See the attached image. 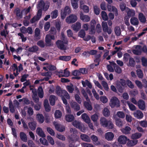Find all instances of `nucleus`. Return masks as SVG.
<instances>
[{"mask_svg":"<svg viewBox=\"0 0 147 147\" xmlns=\"http://www.w3.org/2000/svg\"><path fill=\"white\" fill-rule=\"evenodd\" d=\"M61 40H58L56 42V45L59 48L63 50L65 49V44L67 43V40L63 32L61 33Z\"/></svg>","mask_w":147,"mask_h":147,"instance_id":"obj_1","label":"nucleus"},{"mask_svg":"<svg viewBox=\"0 0 147 147\" xmlns=\"http://www.w3.org/2000/svg\"><path fill=\"white\" fill-rule=\"evenodd\" d=\"M57 94L61 97V98L64 104L65 105L67 104V100L64 97L67 99H69L70 97L66 91L65 90H58L57 92Z\"/></svg>","mask_w":147,"mask_h":147,"instance_id":"obj_2","label":"nucleus"},{"mask_svg":"<svg viewBox=\"0 0 147 147\" xmlns=\"http://www.w3.org/2000/svg\"><path fill=\"white\" fill-rule=\"evenodd\" d=\"M109 105L112 108L115 107H118L120 106L119 101L116 97H113L110 100Z\"/></svg>","mask_w":147,"mask_h":147,"instance_id":"obj_3","label":"nucleus"},{"mask_svg":"<svg viewBox=\"0 0 147 147\" xmlns=\"http://www.w3.org/2000/svg\"><path fill=\"white\" fill-rule=\"evenodd\" d=\"M71 13V10L69 7L68 6H66L64 9H61V10L60 15L62 19H64L67 15Z\"/></svg>","mask_w":147,"mask_h":147,"instance_id":"obj_4","label":"nucleus"},{"mask_svg":"<svg viewBox=\"0 0 147 147\" xmlns=\"http://www.w3.org/2000/svg\"><path fill=\"white\" fill-rule=\"evenodd\" d=\"M55 39L54 35L51 34H47L45 38V42L46 45L48 46H50L53 45V42L51 40H54Z\"/></svg>","mask_w":147,"mask_h":147,"instance_id":"obj_5","label":"nucleus"},{"mask_svg":"<svg viewBox=\"0 0 147 147\" xmlns=\"http://www.w3.org/2000/svg\"><path fill=\"white\" fill-rule=\"evenodd\" d=\"M73 125L75 127L79 128L81 131L84 132L85 128L84 125L80 122L77 121H75L72 123Z\"/></svg>","mask_w":147,"mask_h":147,"instance_id":"obj_6","label":"nucleus"},{"mask_svg":"<svg viewBox=\"0 0 147 147\" xmlns=\"http://www.w3.org/2000/svg\"><path fill=\"white\" fill-rule=\"evenodd\" d=\"M77 20V17L75 15L71 14L67 17L66 19V22L68 24L75 22Z\"/></svg>","mask_w":147,"mask_h":147,"instance_id":"obj_7","label":"nucleus"},{"mask_svg":"<svg viewBox=\"0 0 147 147\" xmlns=\"http://www.w3.org/2000/svg\"><path fill=\"white\" fill-rule=\"evenodd\" d=\"M28 121H30L28 123V125L29 128L32 130H34L36 126V123L34 121V119L32 117L28 119Z\"/></svg>","mask_w":147,"mask_h":147,"instance_id":"obj_8","label":"nucleus"},{"mask_svg":"<svg viewBox=\"0 0 147 147\" xmlns=\"http://www.w3.org/2000/svg\"><path fill=\"white\" fill-rule=\"evenodd\" d=\"M137 105L140 110L143 111L146 110V105L145 102L144 100L142 99L139 100Z\"/></svg>","mask_w":147,"mask_h":147,"instance_id":"obj_9","label":"nucleus"},{"mask_svg":"<svg viewBox=\"0 0 147 147\" xmlns=\"http://www.w3.org/2000/svg\"><path fill=\"white\" fill-rule=\"evenodd\" d=\"M42 14V11L41 9L38 11L36 16H34L30 20V22L32 23L39 20Z\"/></svg>","mask_w":147,"mask_h":147,"instance_id":"obj_10","label":"nucleus"},{"mask_svg":"<svg viewBox=\"0 0 147 147\" xmlns=\"http://www.w3.org/2000/svg\"><path fill=\"white\" fill-rule=\"evenodd\" d=\"M102 26L103 30L104 32H107V33L110 34L111 33L112 30L110 29H109L107 23L106 22L103 21L102 23Z\"/></svg>","mask_w":147,"mask_h":147,"instance_id":"obj_11","label":"nucleus"},{"mask_svg":"<svg viewBox=\"0 0 147 147\" xmlns=\"http://www.w3.org/2000/svg\"><path fill=\"white\" fill-rule=\"evenodd\" d=\"M128 140H129V139L124 135L120 136L118 139V141L120 144H125Z\"/></svg>","mask_w":147,"mask_h":147,"instance_id":"obj_12","label":"nucleus"},{"mask_svg":"<svg viewBox=\"0 0 147 147\" xmlns=\"http://www.w3.org/2000/svg\"><path fill=\"white\" fill-rule=\"evenodd\" d=\"M53 124L56 129L57 131L60 132H63L65 130V127L64 126L60 125L55 122H54Z\"/></svg>","mask_w":147,"mask_h":147,"instance_id":"obj_13","label":"nucleus"},{"mask_svg":"<svg viewBox=\"0 0 147 147\" xmlns=\"http://www.w3.org/2000/svg\"><path fill=\"white\" fill-rule=\"evenodd\" d=\"M134 116L138 119H141L143 117L142 112L139 110H137L133 113Z\"/></svg>","mask_w":147,"mask_h":147,"instance_id":"obj_14","label":"nucleus"},{"mask_svg":"<svg viewBox=\"0 0 147 147\" xmlns=\"http://www.w3.org/2000/svg\"><path fill=\"white\" fill-rule=\"evenodd\" d=\"M107 8L109 11L113 12L115 13V16H117L118 15L117 9L115 7L108 5L107 6Z\"/></svg>","mask_w":147,"mask_h":147,"instance_id":"obj_15","label":"nucleus"},{"mask_svg":"<svg viewBox=\"0 0 147 147\" xmlns=\"http://www.w3.org/2000/svg\"><path fill=\"white\" fill-rule=\"evenodd\" d=\"M84 3V1L82 0H80V8L83 10L85 12L88 13L89 11V8L87 6L83 5Z\"/></svg>","mask_w":147,"mask_h":147,"instance_id":"obj_16","label":"nucleus"},{"mask_svg":"<svg viewBox=\"0 0 147 147\" xmlns=\"http://www.w3.org/2000/svg\"><path fill=\"white\" fill-rule=\"evenodd\" d=\"M81 26V24L79 22H77L75 24L72 25L71 27L74 30L78 31L80 29Z\"/></svg>","mask_w":147,"mask_h":147,"instance_id":"obj_17","label":"nucleus"},{"mask_svg":"<svg viewBox=\"0 0 147 147\" xmlns=\"http://www.w3.org/2000/svg\"><path fill=\"white\" fill-rule=\"evenodd\" d=\"M113 119L115 120L116 125L119 127H121L124 125L123 121L117 118L115 116H113Z\"/></svg>","mask_w":147,"mask_h":147,"instance_id":"obj_18","label":"nucleus"},{"mask_svg":"<svg viewBox=\"0 0 147 147\" xmlns=\"http://www.w3.org/2000/svg\"><path fill=\"white\" fill-rule=\"evenodd\" d=\"M131 128L128 126H126L125 127L121 129V131L124 134H130Z\"/></svg>","mask_w":147,"mask_h":147,"instance_id":"obj_19","label":"nucleus"},{"mask_svg":"<svg viewBox=\"0 0 147 147\" xmlns=\"http://www.w3.org/2000/svg\"><path fill=\"white\" fill-rule=\"evenodd\" d=\"M114 135L113 133L111 132H108L105 134V137L106 139L108 141H111L113 140Z\"/></svg>","mask_w":147,"mask_h":147,"instance_id":"obj_20","label":"nucleus"},{"mask_svg":"<svg viewBox=\"0 0 147 147\" xmlns=\"http://www.w3.org/2000/svg\"><path fill=\"white\" fill-rule=\"evenodd\" d=\"M80 19L84 22H88L90 20V17L89 16L83 14L80 15Z\"/></svg>","mask_w":147,"mask_h":147,"instance_id":"obj_21","label":"nucleus"},{"mask_svg":"<svg viewBox=\"0 0 147 147\" xmlns=\"http://www.w3.org/2000/svg\"><path fill=\"white\" fill-rule=\"evenodd\" d=\"M108 121L104 117L101 118L100 120V123L103 127H107L108 125Z\"/></svg>","mask_w":147,"mask_h":147,"instance_id":"obj_22","label":"nucleus"},{"mask_svg":"<svg viewBox=\"0 0 147 147\" xmlns=\"http://www.w3.org/2000/svg\"><path fill=\"white\" fill-rule=\"evenodd\" d=\"M128 142L127 143V145L129 147H132L136 145L138 142V140H128Z\"/></svg>","mask_w":147,"mask_h":147,"instance_id":"obj_23","label":"nucleus"},{"mask_svg":"<svg viewBox=\"0 0 147 147\" xmlns=\"http://www.w3.org/2000/svg\"><path fill=\"white\" fill-rule=\"evenodd\" d=\"M69 75V72L66 69L64 70V72H63L62 70L59 71V77L64 76L67 77Z\"/></svg>","mask_w":147,"mask_h":147,"instance_id":"obj_24","label":"nucleus"},{"mask_svg":"<svg viewBox=\"0 0 147 147\" xmlns=\"http://www.w3.org/2000/svg\"><path fill=\"white\" fill-rule=\"evenodd\" d=\"M41 75L43 76H45L46 77L43 79V80L48 81L49 79L51 78L52 73L51 72L42 73L41 74Z\"/></svg>","mask_w":147,"mask_h":147,"instance_id":"obj_25","label":"nucleus"},{"mask_svg":"<svg viewBox=\"0 0 147 147\" xmlns=\"http://www.w3.org/2000/svg\"><path fill=\"white\" fill-rule=\"evenodd\" d=\"M122 101L124 104V102H125V103H126L128 105L129 109L131 111H134L136 110V107L132 103H130L129 101H126L124 100H122Z\"/></svg>","mask_w":147,"mask_h":147,"instance_id":"obj_26","label":"nucleus"},{"mask_svg":"<svg viewBox=\"0 0 147 147\" xmlns=\"http://www.w3.org/2000/svg\"><path fill=\"white\" fill-rule=\"evenodd\" d=\"M36 132L37 134L40 136L45 138L46 137V135L42 129L40 127H38L36 130Z\"/></svg>","mask_w":147,"mask_h":147,"instance_id":"obj_27","label":"nucleus"},{"mask_svg":"<svg viewBox=\"0 0 147 147\" xmlns=\"http://www.w3.org/2000/svg\"><path fill=\"white\" fill-rule=\"evenodd\" d=\"M33 93V98L36 102H37L39 101V98L37 96V92L36 89H34L32 91Z\"/></svg>","mask_w":147,"mask_h":147,"instance_id":"obj_28","label":"nucleus"},{"mask_svg":"<svg viewBox=\"0 0 147 147\" xmlns=\"http://www.w3.org/2000/svg\"><path fill=\"white\" fill-rule=\"evenodd\" d=\"M81 117L84 121L86 123H89L90 122V118L86 114H83L82 115Z\"/></svg>","mask_w":147,"mask_h":147,"instance_id":"obj_29","label":"nucleus"},{"mask_svg":"<svg viewBox=\"0 0 147 147\" xmlns=\"http://www.w3.org/2000/svg\"><path fill=\"white\" fill-rule=\"evenodd\" d=\"M36 118L40 123H42L44 121V117L43 115L40 114H38L36 115Z\"/></svg>","mask_w":147,"mask_h":147,"instance_id":"obj_30","label":"nucleus"},{"mask_svg":"<svg viewBox=\"0 0 147 147\" xmlns=\"http://www.w3.org/2000/svg\"><path fill=\"white\" fill-rule=\"evenodd\" d=\"M71 107L75 110L78 111L80 109L79 106L75 102H72L70 103Z\"/></svg>","mask_w":147,"mask_h":147,"instance_id":"obj_31","label":"nucleus"},{"mask_svg":"<svg viewBox=\"0 0 147 147\" xmlns=\"http://www.w3.org/2000/svg\"><path fill=\"white\" fill-rule=\"evenodd\" d=\"M126 84V81L123 79H121L117 81L116 83V86H119L121 85L123 86H125Z\"/></svg>","mask_w":147,"mask_h":147,"instance_id":"obj_32","label":"nucleus"},{"mask_svg":"<svg viewBox=\"0 0 147 147\" xmlns=\"http://www.w3.org/2000/svg\"><path fill=\"white\" fill-rule=\"evenodd\" d=\"M79 139V137L76 135H73L71 138L69 139V141L70 144H74L75 142L77 141Z\"/></svg>","mask_w":147,"mask_h":147,"instance_id":"obj_33","label":"nucleus"},{"mask_svg":"<svg viewBox=\"0 0 147 147\" xmlns=\"http://www.w3.org/2000/svg\"><path fill=\"white\" fill-rule=\"evenodd\" d=\"M90 23L91 28V30L90 32L91 34H93L95 32V30L94 29V25L96 23V22L95 20H92Z\"/></svg>","mask_w":147,"mask_h":147,"instance_id":"obj_34","label":"nucleus"},{"mask_svg":"<svg viewBox=\"0 0 147 147\" xmlns=\"http://www.w3.org/2000/svg\"><path fill=\"white\" fill-rule=\"evenodd\" d=\"M44 105L46 111L49 112L50 110V108L49 106L48 100L45 99L44 101Z\"/></svg>","mask_w":147,"mask_h":147,"instance_id":"obj_35","label":"nucleus"},{"mask_svg":"<svg viewBox=\"0 0 147 147\" xmlns=\"http://www.w3.org/2000/svg\"><path fill=\"white\" fill-rule=\"evenodd\" d=\"M58 12L57 9L52 11L51 13V18L53 19H55L58 16Z\"/></svg>","mask_w":147,"mask_h":147,"instance_id":"obj_36","label":"nucleus"},{"mask_svg":"<svg viewBox=\"0 0 147 147\" xmlns=\"http://www.w3.org/2000/svg\"><path fill=\"white\" fill-rule=\"evenodd\" d=\"M20 137L21 140L24 142H26L27 138L26 135L24 132H21L20 133Z\"/></svg>","mask_w":147,"mask_h":147,"instance_id":"obj_37","label":"nucleus"},{"mask_svg":"<svg viewBox=\"0 0 147 147\" xmlns=\"http://www.w3.org/2000/svg\"><path fill=\"white\" fill-rule=\"evenodd\" d=\"M81 138L83 141L87 142H89L90 141V139L88 136L86 135L82 134L80 136Z\"/></svg>","mask_w":147,"mask_h":147,"instance_id":"obj_38","label":"nucleus"},{"mask_svg":"<svg viewBox=\"0 0 147 147\" xmlns=\"http://www.w3.org/2000/svg\"><path fill=\"white\" fill-rule=\"evenodd\" d=\"M65 120L68 122H71L74 119V116L71 115H66L65 116Z\"/></svg>","mask_w":147,"mask_h":147,"instance_id":"obj_39","label":"nucleus"},{"mask_svg":"<svg viewBox=\"0 0 147 147\" xmlns=\"http://www.w3.org/2000/svg\"><path fill=\"white\" fill-rule=\"evenodd\" d=\"M131 23L134 25H138L139 23V21L138 19L135 17L131 18L130 20Z\"/></svg>","mask_w":147,"mask_h":147,"instance_id":"obj_40","label":"nucleus"},{"mask_svg":"<svg viewBox=\"0 0 147 147\" xmlns=\"http://www.w3.org/2000/svg\"><path fill=\"white\" fill-rule=\"evenodd\" d=\"M91 138L95 144L98 145L100 144V142L98 141V138L96 136L92 135L91 136Z\"/></svg>","mask_w":147,"mask_h":147,"instance_id":"obj_41","label":"nucleus"},{"mask_svg":"<svg viewBox=\"0 0 147 147\" xmlns=\"http://www.w3.org/2000/svg\"><path fill=\"white\" fill-rule=\"evenodd\" d=\"M138 18L140 22L144 23L146 21V18L142 13H140L138 15Z\"/></svg>","mask_w":147,"mask_h":147,"instance_id":"obj_42","label":"nucleus"},{"mask_svg":"<svg viewBox=\"0 0 147 147\" xmlns=\"http://www.w3.org/2000/svg\"><path fill=\"white\" fill-rule=\"evenodd\" d=\"M133 52L136 55H139L140 54L141 52V47L140 46H137L136 47L135 50H133Z\"/></svg>","mask_w":147,"mask_h":147,"instance_id":"obj_43","label":"nucleus"},{"mask_svg":"<svg viewBox=\"0 0 147 147\" xmlns=\"http://www.w3.org/2000/svg\"><path fill=\"white\" fill-rule=\"evenodd\" d=\"M90 101L89 100V101H85L84 102V105L85 107L89 111H91L92 109V107L91 105L90 104Z\"/></svg>","mask_w":147,"mask_h":147,"instance_id":"obj_44","label":"nucleus"},{"mask_svg":"<svg viewBox=\"0 0 147 147\" xmlns=\"http://www.w3.org/2000/svg\"><path fill=\"white\" fill-rule=\"evenodd\" d=\"M62 115L61 112L59 110H56L54 113L55 117V118L58 119L60 118Z\"/></svg>","mask_w":147,"mask_h":147,"instance_id":"obj_45","label":"nucleus"},{"mask_svg":"<svg viewBox=\"0 0 147 147\" xmlns=\"http://www.w3.org/2000/svg\"><path fill=\"white\" fill-rule=\"evenodd\" d=\"M142 136L141 134L139 133H136L133 134L131 136V138L132 139H136L140 138Z\"/></svg>","mask_w":147,"mask_h":147,"instance_id":"obj_46","label":"nucleus"},{"mask_svg":"<svg viewBox=\"0 0 147 147\" xmlns=\"http://www.w3.org/2000/svg\"><path fill=\"white\" fill-rule=\"evenodd\" d=\"M38 96L40 98H42L43 97L44 92L42 87H40L38 89Z\"/></svg>","mask_w":147,"mask_h":147,"instance_id":"obj_47","label":"nucleus"},{"mask_svg":"<svg viewBox=\"0 0 147 147\" xmlns=\"http://www.w3.org/2000/svg\"><path fill=\"white\" fill-rule=\"evenodd\" d=\"M59 59L60 60L68 61L70 60L71 59V57L70 56H60L59 57Z\"/></svg>","mask_w":147,"mask_h":147,"instance_id":"obj_48","label":"nucleus"},{"mask_svg":"<svg viewBox=\"0 0 147 147\" xmlns=\"http://www.w3.org/2000/svg\"><path fill=\"white\" fill-rule=\"evenodd\" d=\"M56 97L54 95H51L49 98V101L50 104L53 106L55 105Z\"/></svg>","mask_w":147,"mask_h":147,"instance_id":"obj_49","label":"nucleus"},{"mask_svg":"<svg viewBox=\"0 0 147 147\" xmlns=\"http://www.w3.org/2000/svg\"><path fill=\"white\" fill-rule=\"evenodd\" d=\"M102 113L103 115L105 117L108 116L110 114L109 110L106 107L104 108L103 109Z\"/></svg>","mask_w":147,"mask_h":147,"instance_id":"obj_50","label":"nucleus"},{"mask_svg":"<svg viewBox=\"0 0 147 147\" xmlns=\"http://www.w3.org/2000/svg\"><path fill=\"white\" fill-rule=\"evenodd\" d=\"M13 74L15 76H17L18 74V67L15 64H14L13 66Z\"/></svg>","mask_w":147,"mask_h":147,"instance_id":"obj_51","label":"nucleus"},{"mask_svg":"<svg viewBox=\"0 0 147 147\" xmlns=\"http://www.w3.org/2000/svg\"><path fill=\"white\" fill-rule=\"evenodd\" d=\"M14 12L17 17L20 18L22 17V13L20 11V9L18 8L16 9Z\"/></svg>","mask_w":147,"mask_h":147,"instance_id":"obj_52","label":"nucleus"},{"mask_svg":"<svg viewBox=\"0 0 147 147\" xmlns=\"http://www.w3.org/2000/svg\"><path fill=\"white\" fill-rule=\"evenodd\" d=\"M100 99V101L103 103H106L108 101V98L105 96H101Z\"/></svg>","mask_w":147,"mask_h":147,"instance_id":"obj_53","label":"nucleus"},{"mask_svg":"<svg viewBox=\"0 0 147 147\" xmlns=\"http://www.w3.org/2000/svg\"><path fill=\"white\" fill-rule=\"evenodd\" d=\"M40 30L38 28H36L35 30V37L37 39L40 38Z\"/></svg>","mask_w":147,"mask_h":147,"instance_id":"obj_54","label":"nucleus"},{"mask_svg":"<svg viewBox=\"0 0 147 147\" xmlns=\"http://www.w3.org/2000/svg\"><path fill=\"white\" fill-rule=\"evenodd\" d=\"M101 17L102 19L105 21H107L108 19V17L107 13L105 11H103L101 13Z\"/></svg>","mask_w":147,"mask_h":147,"instance_id":"obj_55","label":"nucleus"},{"mask_svg":"<svg viewBox=\"0 0 147 147\" xmlns=\"http://www.w3.org/2000/svg\"><path fill=\"white\" fill-rule=\"evenodd\" d=\"M127 14L128 16H134L135 14V11L133 10H131L128 8H127L126 10Z\"/></svg>","mask_w":147,"mask_h":147,"instance_id":"obj_56","label":"nucleus"},{"mask_svg":"<svg viewBox=\"0 0 147 147\" xmlns=\"http://www.w3.org/2000/svg\"><path fill=\"white\" fill-rule=\"evenodd\" d=\"M28 109V115L30 116H31L32 115L33 113V109L31 107H27V106L24 107V110L26 109Z\"/></svg>","mask_w":147,"mask_h":147,"instance_id":"obj_57","label":"nucleus"},{"mask_svg":"<svg viewBox=\"0 0 147 147\" xmlns=\"http://www.w3.org/2000/svg\"><path fill=\"white\" fill-rule=\"evenodd\" d=\"M47 139L48 142L52 145L55 144V142L53 139L50 136H47Z\"/></svg>","mask_w":147,"mask_h":147,"instance_id":"obj_58","label":"nucleus"},{"mask_svg":"<svg viewBox=\"0 0 147 147\" xmlns=\"http://www.w3.org/2000/svg\"><path fill=\"white\" fill-rule=\"evenodd\" d=\"M117 115L120 118L123 119L125 117V114L123 111H119L117 112Z\"/></svg>","mask_w":147,"mask_h":147,"instance_id":"obj_59","label":"nucleus"},{"mask_svg":"<svg viewBox=\"0 0 147 147\" xmlns=\"http://www.w3.org/2000/svg\"><path fill=\"white\" fill-rule=\"evenodd\" d=\"M47 131L52 136H53L55 135V132L51 128L49 127H47Z\"/></svg>","mask_w":147,"mask_h":147,"instance_id":"obj_60","label":"nucleus"},{"mask_svg":"<svg viewBox=\"0 0 147 147\" xmlns=\"http://www.w3.org/2000/svg\"><path fill=\"white\" fill-rule=\"evenodd\" d=\"M78 0H71L72 5L74 9H76L78 7L77 2Z\"/></svg>","mask_w":147,"mask_h":147,"instance_id":"obj_61","label":"nucleus"},{"mask_svg":"<svg viewBox=\"0 0 147 147\" xmlns=\"http://www.w3.org/2000/svg\"><path fill=\"white\" fill-rule=\"evenodd\" d=\"M101 84L104 89L108 91L109 89V88L107 83L105 81H103L102 82Z\"/></svg>","mask_w":147,"mask_h":147,"instance_id":"obj_62","label":"nucleus"},{"mask_svg":"<svg viewBox=\"0 0 147 147\" xmlns=\"http://www.w3.org/2000/svg\"><path fill=\"white\" fill-rule=\"evenodd\" d=\"M45 4V3L43 1H41L37 5L38 8L40 9H42L44 7Z\"/></svg>","mask_w":147,"mask_h":147,"instance_id":"obj_63","label":"nucleus"},{"mask_svg":"<svg viewBox=\"0 0 147 147\" xmlns=\"http://www.w3.org/2000/svg\"><path fill=\"white\" fill-rule=\"evenodd\" d=\"M126 84L127 86L131 88H133L134 87V85L132 82L129 80H126Z\"/></svg>","mask_w":147,"mask_h":147,"instance_id":"obj_64","label":"nucleus"}]
</instances>
